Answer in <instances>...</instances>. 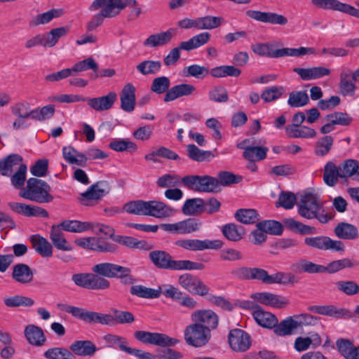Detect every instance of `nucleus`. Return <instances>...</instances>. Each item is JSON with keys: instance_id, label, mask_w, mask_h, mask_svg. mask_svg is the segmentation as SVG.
I'll return each mask as SVG.
<instances>
[{"instance_id": "f257e3e1", "label": "nucleus", "mask_w": 359, "mask_h": 359, "mask_svg": "<svg viewBox=\"0 0 359 359\" xmlns=\"http://www.w3.org/2000/svg\"><path fill=\"white\" fill-rule=\"evenodd\" d=\"M234 278L242 280H257L265 284L278 283L283 285L294 284L297 282L291 273L277 272L269 275L261 268H249L245 266L236 267L231 271Z\"/></svg>"}, {"instance_id": "f03ea898", "label": "nucleus", "mask_w": 359, "mask_h": 359, "mask_svg": "<svg viewBox=\"0 0 359 359\" xmlns=\"http://www.w3.org/2000/svg\"><path fill=\"white\" fill-rule=\"evenodd\" d=\"M297 207L299 215L307 219H316L321 224H326L332 218V216L325 211L320 197L312 193L302 196Z\"/></svg>"}, {"instance_id": "7ed1b4c3", "label": "nucleus", "mask_w": 359, "mask_h": 359, "mask_svg": "<svg viewBox=\"0 0 359 359\" xmlns=\"http://www.w3.org/2000/svg\"><path fill=\"white\" fill-rule=\"evenodd\" d=\"M149 257L154 265L162 269L168 270H203V263L189 260H174L172 256L163 250H154L149 252Z\"/></svg>"}, {"instance_id": "20e7f679", "label": "nucleus", "mask_w": 359, "mask_h": 359, "mask_svg": "<svg viewBox=\"0 0 359 359\" xmlns=\"http://www.w3.org/2000/svg\"><path fill=\"white\" fill-rule=\"evenodd\" d=\"M318 323V318L308 313L294 315L283 320L275 328L274 333L280 337L294 334L306 326H313Z\"/></svg>"}, {"instance_id": "39448f33", "label": "nucleus", "mask_w": 359, "mask_h": 359, "mask_svg": "<svg viewBox=\"0 0 359 359\" xmlns=\"http://www.w3.org/2000/svg\"><path fill=\"white\" fill-rule=\"evenodd\" d=\"M92 271L104 278L119 279L126 285H133L136 281L130 268L111 262L97 264L93 266Z\"/></svg>"}, {"instance_id": "423d86ee", "label": "nucleus", "mask_w": 359, "mask_h": 359, "mask_svg": "<svg viewBox=\"0 0 359 359\" xmlns=\"http://www.w3.org/2000/svg\"><path fill=\"white\" fill-rule=\"evenodd\" d=\"M50 191V187L45 181L32 177L27 180V186L20 192V196L39 203H50L53 200Z\"/></svg>"}, {"instance_id": "0eeeda50", "label": "nucleus", "mask_w": 359, "mask_h": 359, "mask_svg": "<svg viewBox=\"0 0 359 359\" xmlns=\"http://www.w3.org/2000/svg\"><path fill=\"white\" fill-rule=\"evenodd\" d=\"M57 307L62 311L69 313L88 324L99 323L102 325H113V316L109 313L90 311L67 304H58Z\"/></svg>"}, {"instance_id": "6e6552de", "label": "nucleus", "mask_w": 359, "mask_h": 359, "mask_svg": "<svg viewBox=\"0 0 359 359\" xmlns=\"http://www.w3.org/2000/svg\"><path fill=\"white\" fill-rule=\"evenodd\" d=\"M137 0H94L89 6V11H96L101 8V14L107 18L118 15L121 10L128 6H136Z\"/></svg>"}, {"instance_id": "1a4fd4ad", "label": "nucleus", "mask_w": 359, "mask_h": 359, "mask_svg": "<svg viewBox=\"0 0 359 359\" xmlns=\"http://www.w3.org/2000/svg\"><path fill=\"white\" fill-rule=\"evenodd\" d=\"M184 187L198 192H218L217 178L209 175H186L182 177Z\"/></svg>"}, {"instance_id": "9d476101", "label": "nucleus", "mask_w": 359, "mask_h": 359, "mask_svg": "<svg viewBox=\"0 0 359 359\" xmlns=\"http://www.w3.org/2000/svg\"><path fill=\"white\" fill-rule=\"evenodd\" d=\"M211 333L198 323H193L184 330V338L186 343L195 348H201L208 344Z\"/></svg>"}, {"instance_id": "9b49d317", "label": "nucleus", "mask_w": 359, "mask_h": 359, "mask_svg": "<svg viewBox=\"0 0 359 359\" xmlns=\"http://www.w3.org/2000/svg\"><path fill=\"white\" fill-rule=\"evenodd\" d=\"M72 280L76 285L88 290H106L110 287L107 279L100 277L93 272L73 274Z\"/></svg>"}, {"instance_id": "f8f14e48", "label": "nucleus", "mask_w": 359, "mask_h": 359, "mask_svg": "<svg viewBox=\"0 0 359 359\" xmlns=\"http://www.w3.org/2000/svg\"><path fill=\"white\" fill-rule=\"evenodd\" d=\"M75 243L84 249L104 253H115L118 250L117 245L97 237L79 238Z\"/></svg>"}, {"instance_id": "ddd939ff", "label": "nucleus", "mask_w": 359, "mask_h": 359, "mask_svg": "<svg viewBox=\"0 0 359 359\" xmlns=\"http://www.w3.org/2000/svg\"><path fill=\"white\" fill-rule=\"evenodd\" d=\"M304 243L311 248L320 250H331L338 252L345 251V245L341 241L333 240L328 236L306 237L304 239Z\"/></svg>"}, {"instance_id": "4468645a", "label": "nucleus", "mask_w": 359, "mask_h": 359, "mask_svg": "<svg viewBox=\"0 0 359 359\" xmlns=\"http://www.w3.org/2000/svg\"><path fill=\"white\" fill-rule=\"evenodd\" d=\"M135 338L143 344H153L158 346H174L178 343V340L169 337L166 334L150 332L147 331L139 330L134 333Z\"/></svg>"}, {"instance_id": "2eb2a0df", "label": "nucleus", "mask_w": 359, "mask_h": 359, "mask_svg": "<svg viewBox=\"0 0 359 359\" xmlns=\"http://www.w3.org/2000/svg\"><path fill=\"white\" fill-rule=\"evenodd\" d=\"M175 245L190 251H201L207 249L218 250L222 248L220 240L180 239L175 242Z\"/></svg>"}, {"instance_id": "dca6fc26", "label": "nucleus", "mask_w": 359, "mask_h": 359, "mask_svg": "<svg viewBox=\"0 0 359 359\" xmlns=\"http://www.w3.org/2000/svg\"><path fill=\"white\" fill-rule=\"evenodd\" d=\"M191 322L198 323L205 329L211 331L216 329L219 324V317L210 309H199L191 314Z\"/></svg>"}, {"instance_id": "f3484780", "label": "nucleus", "mask_w": 359, "mask_h": 359, "mask_svg": "<svg viewBox=\"0 0 359 359\" xmlns=\"http://www.w3.org/2000/svg\"><path fill=\"white\" fill-rule=\"evenodd\" d=\"M311 4L318 8L340 11L359 18V9L338 0H311Z\"/></svg>"}, {"instance_id": "a211bd4d", "label": "nucleus", "mask_w": 359, "mask_h": 359, "mask_svg": "<svg viewBox=\"0 0 359 359\" xmlns=\"http://www.w3.org/2000/svg\"><path fill=\"white\" fill-rule=\"evenodd\" d=\"M201 223L189 218L172 224H161L160 228L172 234H188L199 230Z\"/></svg>"}, {"instance_id": "6ab92c4d", "label": "nucleus", "mask_w": 359, "mask_h": 359, "mask_svg": "<svg viewBox=\"0 0 359 359\" xmlns=\"http://www.w3.org/2000/svg\"><path fill=\"white\" fill-rule=\"evenodd\" d=\"M229 344L235 352H245L251 346V338L248 333L241 329H233L229 333Z\"/></svg>"}, {"instance_id": "aec40b11", "label": "nucleus", "mask_w": 359, "mask_h": 359, "mask_svg": "<svg viewBox=\"0 0 359 359\" xmlns=\"http://www.w3.org/2000/svg\"><path fill=\"white\" fill-rule=\"evenodd\" d=\"M179 284L191 293L201 296L208 293L209 287L206 286L198 278L190 273H184L180 276Z\"/></svg>"}, {"instance_id": "412c9836", "label": "nucleus", "mask_w": 359, "mask_h": 359, "mask_svg": "<svg viewBox=\"0 0 359 359\" xmlns=\"http://www.w3.org/2000/svg\"><path fill=\"white\" fill-rule=\"evenodd\" d=\"M251 140L246 139L237 144V147L244 149L243 156L249 161H259L266 158L269 149L263 146H257L252 143L250 145Z\"/></svg>"}, {"instance_id": "4be33fe9", "label": "nucleus", "mask_w": 359, "mask_h": 359, "mask_svg": "<svg viewBox=\"0 0 359 359\" xmlns=\"http://www.w3.org/2000/svg\"><path fill=\"white\" fill-rule=\"evenodd\" d=\"M245 15L249 18L263 23L285 25L288 22L286 17L273 12H262L260 11L248 10L245 12Z\"/></svg>"}, {"instance_id": "5701e85b", "label": "nucleus", "mask_w": 359, "mask_h": 359, "mask_svg": "<svg viewBox=\"0 0 359 359\" xmlns=\"http://www.w3.org/2000/svg\"><path fill=\"white\" fill-rule=\"evenodd\" d=\"M251 297L260 304L275 308H285L290 304L287 298L266 292L252 294Z\"/></svg>"}, {"instance_id": "b1692460", "label": "nucleus", "mask_w": 359, "mask_h": 359, "mask_svg": "<svg viewBox=\"0 0 359 359\" xmlns=\"http://www.w3.org/2000/svg\"><path fill=\"white\" fill-rule=\"evenodd\" d=\"M146 215L158 219L167 218L172 216L175 210L163 202L149 201L146 203Z\"/></svg>"}, {"instance_id": "393cba45", "label": "nucleus", "mask_w": 359, "mask_h": 359, "mask_svg": "<svg viewBox=\"0 0 359 359\" xmlns=\"http://www.w3.org/2000/svg\"><path fill=\"white\" fill-rule=\"evenodd\" d=\"M177 29L170 28L165 32L151 34L144 41L143 45L149 48L163 46L171 41L172 39L177 34Z\"/></svg>"}, {"instance_id": "a878e982", "label": "nucleus", "mask_w": 359, "mask_h": 359, "mask_svg": "<svg viewBox=\"0 0 359 359\" xmlns=\"http://www.w3.org/2000/svg\"><path fill=\"white\" fill-rule=\"evenodd\" d=\"M8 205L13 211L26 217H48V212L44 208L39 206L16 202H11Z\"/></svg>"}, {"instance_id": "bb28decb", "label": "nucleus", "mask_w": 359, "mask_h": 359, "mask_svg": "<svg viewBox=\"0 0 359 359\" xmlns=\"http://www.w3.org/2000/svg\"><path fill=\"white\" fill-rule=\"evenodd\" d=\"M293 72L297 73L304 81L319 79L331 74L330 69L322 66L309 68L296 67Z\"/></svg>"}, {"instance_id": "cd10ccee", "label": "nucleus", "mask_w": 359, "mask_h": 359, "mask_svg": "<svg viewBox=\"0 0 359 359\" xmlns=\"http://www.w3.org/2000/svg\"><path fill=\"white\" fill-rule=\"evenodd\" d=\"M135 87L128 83L123 86L120 93L121 108L126 112H132L135 107Z\"/></svg>"}, {"instance_id": "c85d7f7f", "label": "nucleus", "mask_w": 359, "mask_h": 359, "mask_svg": "<svg viewBox=\"0 0 359 359\" xmlns=\"http://www.w3.org/2000/svg\"><path fill=\"white\" fill-rule=\"evenodd\" d=\"M116 99L117 94L115 92H109L104 96L88 99L87 104L96 111H107L112 107Z\"/></svg>"}, {"instance_id": "c756f323", "label": "nucleus", "mask_w": 359, "mask_h": 359, "mask_svg": "<svg viewBox=\"0 0 359 359\" xmlns=\"http://www.w3.org/2000/svg\"><path fill=\"white\" fill-rule=\"evenodd\" d=\"M11 277L16 283L25 285L33 280L34 273L27 264L18 263L13 266Z\"/></svg>"}, {"instance_id": "7c9ffc66", "label": "nucleus", "mask_w": 359, "mask_h": 359, "mask_svg": "<svg viewBox=\"0 0 359 359\" xmlns=\"http://www.w3.org/2000/svg\"><path fill=\"white\" fill-rule=\"evenodd\" d=\"M255 321L262 327L266 328H275L279 325L278 318L273 314L265 311L261 306L252 312Z\"/></svg>"}, {"instance_id": "2f4dec72", "label": "nucleus", "mask_w": 359, "mask_h": 359, "mask_svg": "<svg viewBox=\"0 0 359 359\" xmlns=\"http://www.w3.org/2000/svg\"><path fill=\"white\" fill-rule=\"evenodd\" d=\"M50 239L53 246L62 251H71L73 246L69 243L61 228L57 225H53L50 231Z\"/></svg>"}, {"instance_id": "473e14b6", "label": "nucleus", "mask_w": 359, "mask_h": 359, "mask_svg": "<svg viewBox=\"0 0 359 359\" xmlns=\"http://www.w3.org/2000/svg\"><path fill=\"white\" fill-rule=\"evenodd\" d=\"M309 310L313 313L337 318H350L351 316L348 310L343 308H337L334 305L311 306L309 307Z\"/></svg>"}, {"instance_id": "72a5a7b5", "label": "nucleus", "mask_w": 359, "mask_h": 359, "mask_svg": "<svg viewBox=\"0 0 359 359\" xmlns=\"http://www.w3.org/2000/svg\"><path fill=\"white\" fill-rule=\"evenodd\" d=\"M73 355L79 356H93L98 350L95 344L90 340H77L69 346Z\"/></svg>"}, {"instance_id": "f704fd0d", "label": "nucleus", "mask_w": 359, "mask_h": 359, "mask_svg": "<svg viewBox=\"0 0 359 359\" xmlns=\"http://www.w3.org/2000/svg\"><path fill=\"white\" fill-rule=\"evenodd\" d=\"M334 233L338 238L343 240L354 241L359 238L358 228L345 222L338 223L334 229Z\"/></svg>"}, {"instance_id": "c9c22d12", "label": "nucleus", "mask_w": 359, "mask_h": 359, "mask_svg": "<svg viewBox=\"0 0 359 359\" xmlns=\"http://www.w3.org/2000/svg\"><path fill=\"white\" fill-rule=\"evenodd\" d=\"M196 91V88L192 84L181 83L172 86L167 92L163 97L165 102L173 101L183 96H189Z\"/></svg>"}, {"instance_id": "e433bc0d", "label": "nucleus", "mask_w": 359, "mask_h": 359, "mask_svg": "<svg viewBox=\"0 0 359 359\" xmlns=\"http://www.w3.org/2000/svg\"><path fill=\"white\" fill-rule=\"evenodd\" d=\"M30 241L36 252L41 257L48 258L53 256V245L44 237L39 234L32 235Z\"/></svg>"}, {"instance_id": "4c0bfd02", "label": "nucleus", "mask_w": 359, "mask_h": 359, "mask_svg": "<svg viewBox=\"0 0 359 359\" xmlns=\"http://www.w3.org/2000/svg\"><path fill=\"white\" fill-rule=\"evenodd\" d=\"M290 269L296 273H323V265L315 264L306 259L293 263Z\"/></svg>"}, {"instance_id": "58836bf2", "label": "nucleus", "mask_w": 359, "mask_h": 359, "mask_svg": "<svg viewBox=\"0 0 359 359\" xmlns=\"http://www.w3.org/2000/svg\"><path fill=\"white\" fill-rule=\"evenodd\" d=\"M22 158L17 154H11L0 160V174L3 176H10L14 169L22 163Z\"/></svg>"}, {"instance_id": "ea45409f", "label": "nucleus", "mask_w": 359, "mask_h": 359, "mask_svg": "<svg viewBox=\"0 0 359 359\" xmlns=\"http://www.w3.org/2000/svg\"><path fill=\"white\" fill-rule=\"evenodd\" d=\"M339 166H337L334 162L328 161L324 166L323 181L329 187L335 186L339 178H342L340 173Z\"/></svg>"}, {"instance_id": "a19ab883", "label": "nucleus", "mask_w": 359, "mask_h": 359, "mask_svg": "<svg viewBox=\"0 0 359 359\" xmlns=\"http://www.w3.org/2000/svg\"><path fill=\"white\" fill-rule=\"evenodd\" d=\"M25 335L29 343L36 346L43 345L46 340L42 329L34 325H29L25 327Z\"/></svg>"}, {"instance_id": "79ce46f5", "label": "nucleus", "mask_w": 359, "mask_h": 359, "mask_svg": "<svg viewBox=\"0 0 359 359\" xmlns=\"http://www.w3.org/2000/svg\"><path fill=\"white\" fill-rule=\"evenodd\" d=\"M211 35L208 32H201L189 39L188 41L180 43V48L190 51L206 44L210 39Z\"/></svg>"}, {"instance_id": "37998d69", "label": "nucleus", "mask_w": 359, "mask_h": 359, "mask_svg": "<svg viewBox=\"0 0 359 359\" xmlns=\"http://www.w3.org/2000/svg\"><path fill=\"white\" fill-rule=\"evenodd\" d=\"M62 231L81 233L93 228V223L79 220H65L57 224Z\"/></svg>"}, {"instance_id": "c03bdc74", "label": "nucleus", "mask_w": 359, "mask_h": 359, "mask_svg": "<svg viewBox=\"0 0 359 359\" xmlns=\"http://www.w3.org/2000/svg\"><path fill=\"white\" fill-rule=\"evenodd\" d=\"M222 232L226 239L233 242L241 241L245 234L244 228L234 223H229L224 225L222 228Z\"/></svg>"}, {"instance_id": "a18cd8bd", "label": "nucleus", "mask_w": 359, "mask_h": 359, "mask_svg": "<svg viewBox=\"0 0 359 359\" xmlns=\"http://www.w3.org/2000/svg\"><path fill=\"white\" fill-rule=\"evenodd\" d=\"M62 155L65 160L69 164L85 166L86 158L84 154L80 153L71 146L62 149Z\"/></svg>"}, {"instance_id": "49530a36", "label": "nucleus", "mask_w": 359, "mask_h": 359, "mask_svg": "<svg viewBox=\"0 0 359 359\" xmlns=\"http://www.w3.org/2000/svg\"><path fill=\"white\" fill-rule=\"evenodd\" d=\"M321 344V339L318 334L311 337H299L295 339L294 348L298 352H302L309 349L311 346L317 347Z\"/></svg>"}, {"instance_id": "de8ad7c7", "label": "nucleus", "mask_w": 359, "mask_h": 359, "mask_svg": "<svg viewBox=\"0 0 359 359\" xmlns=\"http://www.w3.org/2000/svg\"><path fill=\"white\" fill-rule=\"evenodd\" d=\"M358 262L348 258H343L330 262L327 266H323V273H334L346 268H353L358 266Z\"/></svg>"}, {"instance_id": "09e8293b", "label": "nucleus", "mask_w": 359, "mask_h": 359, "mask_svg": "<svg viewBox=\"0 0 359 359\" xmlns=\"http://www.w3.org/2000/svg\"><path fill=\"white\" fill-rule=\"evenodd\" d=\"M69 32V27H60L50 29L44 36L46 47L52 48L56 45L59 39L65 36Z\"/></svg>"}, {"instance_id": "8fccbe9b", "label": "nucleus", "mask_w": 359, "mask_h": 359, "mask_svg": "<svg viewBox=\"0 0 359 359\" xmlns=\"http://www.w3.org/2000/svg\"><path fill=\"white\" fill-rule=\"evenodd\" d=\"M204 200L200 198L187 199L182 208V211L185 215H196L203 212Z\"/></svg>"}, {"instance_id": "3c124183", "label": "nucleus", "mask_w": 359, "mask_h": 359, "mask_svg": "<svg viewBox=\"0 0 359 359\" xmlns=\"http://www.w3.org/2000/svg\"><path fill=\"white\" fill-rule=\"evenodd\" d=\"M351 72L350 69H343L340 74L339 88L344 95H353L356 86L351 80Z\"/></svg>"}, {"instance_id": "603ef678", "label": "nucleus", "mask_w": 359, "mask_h": 359, "mask_svg": "<svg viewBox=\"0 0 359 359\" xmlns=\"http://www.w3.org/2000/svg\"><path fill=\"white\" fill-rule=\"evenodd\" d=\"M187 155L193 161L197 162L210 161L215 157L210 151H204L191 144L187 147Z\"/></svg>"}, {"instance_id": "864d4df0", "label": "nucleus", "mask_w": 359, "mask_h": 359, "mask_svg": "<svg viewBox=\"0 0 359 359\" xmlns=\"http://www.w3.org/2000/svg\"><path fill=\"white\" fill-rule=\"evenodd\" d=\"M285 226L291 231L297 232L300 234L315 233L316 228L314 226L304 224L303 223L294 219L293 218H286L283 220Z\"/></svg>"}, {"instance_id": "5fc2aeb1", "label": "nucleus", "mask_w": 359, "mask_h": 359, "mask_svg": "<svg viewBox=\"0 0 359 359\" xmlns=\"http://www.w3.org/2000/svg\"><path fill=\"white\" fill-rule=\"evenodd\" d=\"M130 292L132 295L144 299L158 298L161 295V290L147 287L142 285H135L130 287Z\"/></svg>"}, {"instance_id": "6e6d98bb", "label": "nucleus", "mask_w": 359, "mask_h": 359, "mask_svg": "<svg viewBox=\"0 0 359 359\" xmlns=\"http://www.w3.org/2000/svg\"><path fill=\"white\" fill-rule=\"evenodd\" d=\"M62 11L58 9H50L47 12L41 13L35 16L29 22L31 27H36L40 25H46L54 18H58L62 15Z\"/></svg>"}, {"instance_id": "4d7b16f0", "label": "nucleus", "mask_w": 359, "mask_h": 359, "mask_svg": "<svg viewBox=\"0 0 359 359\" xmlns=\"http://www.w3.org/2000/svg\"><path fill=\"white\" fill-rule=\"evenodd\" d=\"M234 217L245 224H255L259 219V214L255 209H239L235 212Z\"/></svg>"}, {"instance_id": "13d9d810", "label": "nucleus", "mask_w": 359, "mask_h": 359, "mask_svg": "<svg viewBox=\"0 0 359 359\" xmlns=\"http://www.w3.org/2000/svg\"><path fill=\"white\" fill-rule=\"evenodd\" d=\"M46 359H76L71 350L65 347H53L48 348L43 353Z\"/></svg>"}, {"instance_id": "bf43d9fd", "label": "nucleus", "mask_w": 359, "mask_h": 359, "mask_svg": "<svg viewBox=\"0 0 359 359\" xmlns=\"http://www.w3.org/2000/svg\"><path fill=\"white\" fill-rule=\"evenodd\" d=\"M316 50L312 47H299L298 48H283L278 49V52L276 53L279 57L285 56L291 57H301L305 55L314 54Z\"/></svg>"}, {"instance_id": "052dcab7", "label": "nucleus", "mask_w": 359, "mask_h": 359, "mask_svg": "<svg viewBox=\"0 0 359 359\" xmlns=\"http://www.w3.org/2000/svg\"><path fill=\"white\" fill-rule=\"evenodd\" d=\"M334 142V139L330 135H325L316 142L314 153L318 156H324L331 150Z\"/></svg>"}, {"instance_id": "680f3d73", "label": "nucleus", "mask_w": 359, "mask_h": 359, "mask_svg": "<svg viewBox=\"0 0 359 359\" xmlns=\"http://www.w3.org/2000/svg\"><path fill=\"white\" fill-rule=\"evenodd\" d=\"M182 184V177L177 174H165L156 180V184L160 188L177 187Z\"/></svg>"}, {"instance_id": "e2e57ef3", "label": "nucleus", "mask_w": 359, "mask_h": 359, "mask_svg": "<svg viewBox=\"0 0 359 359\" xmlns=\"http://www.w3.org/2000/svg\"><path fill=\"white\" fill-rule=\"evenodd\" d=\"M197 18L198 29H213L222 25V18L220 17L206 15Z\"/></svg>"}, {"instance_id": "0e129e2a", "label": "nucleus", "mask_w": 359, "mask_h": 359, "mask_svg": "<svg viewBox=\"0 0 359 359\" xmlns=\"http://www.w3.org/2000/svg\"><path fill=\"white\" fill-rule=\"evenodd\" d=\"M109 192L107 184L92 185L88 191L81 194L82 197L87 200H99Z\"/></svg>"}, {"instance_id": "69168bd1", "label": "nucleus", "mask_w": 359, "mask_h": 359, "mask_svg": "<svg viewBox=\"0 0 359 359\" xmlns=\"http://www.w3.org/2000/svg\"><path fill=\"white\" fill-rule=\"evenodd\" d=\"M4 302L8 307L27 306L34 305V301L30 297L22 295H14L4 298Z\"/></svg>"}, {"instance_id": "338daca9", "label": "nucleus", "mask_w": 359, "mask_h": 359, "mask_svg": "<svg viewBox=\"0 0 359 359\" xmlns=\"http://www.w3.org/2000/svg\"><path fill=\"white\" fill-rule=\"evenodd\" d=\"M161 68V63L159 61L144 60L139 63L136 69L142 75L156 74Z\"/></svg>"}, {"instance_id": "774afa93", "label": "nucleus", "mask_w": 359, "mask_h": 359, "mask_svg": "<svg viewBox=\"0 0 359 359\" xmlns=\"http://www.w3.org/2000/svg\"><path fill=\"white\" fill-rule=\"evenodd\" d=\"M103 339L109 347L118 346L119 349L125 353H128V350L130 347L127 346V340L123 337H120L115 334H107L103 337Z\"/></svg>"}]
</instances>
